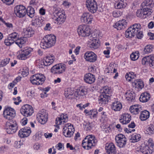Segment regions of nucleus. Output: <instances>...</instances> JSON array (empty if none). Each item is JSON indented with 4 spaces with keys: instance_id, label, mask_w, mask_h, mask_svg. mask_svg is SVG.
Wrapping results in <instances>:
<instances>
[{
    "instance_id": "1",
    "label": "nucleus",
    "mask_w": 154,
    "mask_h": 154,
    "mask_svg": "<svg viewBox=\"0 0 154 154\" xmlns=\"http://www.w3.org/2000/svg\"><path fill=\"white\" fill-rule=\"evenodd\" d=\"M15 115V111L11 107L6 108L3 112V116L4 117L9 120V128L6 129V132L8 134H13L17 131L16 122L13 119Z\"/></svg>"
},
{
    "instance_id": "2",
    "label": "nucleus",
    "mask_w": 154,
    "mask_h": 154,
    "mask_svg": "<svg viewBox=\"0 0 154 154\" xmlns=\"http://www.w3.org/2000/svg\"><path fill=\"white\" fill-rule=\"evenodd\" d=\"M141 26L139 23L133 24L129 27L125 32V35L126 38H131L136 35L138 39H141L143 36L142 31H140Z\"/></svg>"
},
{
    "instance_id": "3",
    "label": "nucleus",
    "mask_w": 154,
    "mask_h": 154,
    "mask_svg": "<svg viewBox=\"0 0 154 154\" xmlns=\"http://www.w3.org/2000/svg\"><path fill=\"white\" fill-rule=\"evenodd\" d=\"M56 42V37L54 35H48L42 40L40 43L41 48L45 49L54 46Z\"/></svg>"
},
{
    "instance_id": "4",
    "label": "nucleus",
    "mask_w": 154,
    "mask_h": 154,
    "mask_svg": "<svg viewBox=\"0 0 154 154\" xmlns=\"http://www.w3.org/2000/svg\"><path fill=\"white\" fill-rule=\"evenodd\" d=\"M97 142L94 135H87L82 141V146L85 149L88 150L94 146Z\"/></svg>"
},
{
    "instance_id": "5",
    "label": "nucleus",
    "mask_w": 154,
    "mask_h": 154,
    "mask_svg": "<svg viewBox=\"0 0 154 154\" xmlns=\"http://www.w3.org/2000/svg\"><path fill=\"white\" fill-rule=\"evenodd\" d=\"M54 13L57 16L54 18H53L54 23L58 25L63 23L66 20V16L63 11L60 8H57L55 10Z\"/></svg>"
},
{
    "instance_id": "6",
    "label": "nucleus",
    "mask_w": 154,
    "mask_h": 154,
    "mask_svg": "<svg viewBox=\"0 0 154 154\" xmlns=\"http://www.w3.org/2000/svg\"><path fill=\"white\" fill-rule=\"evenodd\" d=\"M32 51V49L31 48H24L17 52V58L20 60H25L31 56V52Z\"/></svg>"
},
{
    "instance_id": "7",
    "label": "nucleus",
    "mask_w": 154,
    "mask_h": 154,
    "mask_svg": "<svg viewBox=\"0 0 154 154\" xmlns=\"http://www.w3.org/2000/svg\"><path fill=\"white\" fill-rule=\"evenodd\" d=\"M45 80V77L43 74L37 73L33 75L30 78V81L33 85H42Z\"/></svg>"
},
{
    "instance_id": "8",
    "label": "nucleus",
    "mask_w": 154,
    "mask_h": 154,
    "mask_svg": "<svg viewBox=\"0 0 154 154\" xmlns=\"http://www.w3.org/2000/svg\"><path fill=\"white\" fill-rule=\"evenodd\" d=\"M77 32L79 36L83 37L88 36L91 33L89 26L85 25L79 26L77 28Z\"/></svg>"
},
{
    "instance_id": "9",
    "label": "nucleus",
    "mask_w": 154,
    "mask_h": 154,
    "mask_svg": "<svg viewBox=\"0 0 154 154\" xmlns=\"http://www.w3.org/2000/svg\"><path fill=\"white\" fill-rule=\"evenodd\" d=\"M14 14L17 17L20 18H23L26 15L27 10L23 5H18L14 8Z\"/></svg>"
},
{
    "instance_id": "10",
    "label": "nucleus",
    "mask_w": 154,
    "mask_h": 154,
    "mask_svg": "<svg viewBox=\"0 0 154 154\" xmlns=\"http://www.w3.org/2000/svg\"><path fill=\"white\" fill-rule=\"evenodd\" d=\"M36 118L39 123L42 124H44L48 120V113L45 110L42 109L38 112Z\"/></svg>"
},
{
    "instance_id": "11",
    "label": "nucleus",
    "mask_w": 154,
    "mask_h": 154,
    "mask_svg": "<svg viewBox=\"0 0 154 154\" xmlns=\"http://www.w3.org/2000/svg\"><path fill=\"white\" fill-rule=\"evenodd\" d=\"M85 4L88 11L91 13H95L97 11L98 6L95 0H87Z\"/></svg>"
},
{
    "instance_id": "12",
    "label": "nucleus",
    "mask_w": 154,
    "mask_h": 154,
    "mask_svg": "<svg viewBox=\"0 0 154 154\" xmlns=\"http://www.w3.org/2000/svg\"><path fill=\"white\" fill-rule=\"evenodd\" d=\"M21 113L24 116H30L33 113V109L32 106L28 104L23 106L20 109Z\"/></svg>"
},
{
    "instance_id": "13",
    "label": "nucleus",
    "mask_w": 154,
    "mask_h": 154,
    "mask_svg": "<svg viewBox=\"0 0 154 154\" xmlns=\"http://www.w3.org/2000/svg\"><path fill=\"white\" fill-rule=\"evenodd\" d=\"M152 10L150 8H144L137 10L136 14L137 17L141 18H145L150 16L152 14Z\"/></svg>"
},
{
    "instance_id": "14",
    "label": "nucleus",
    "mask_w": 154,
    "mask_h": 154,
    "mask_svg": "<svg viewBox=\"0 0 154 154\" xmlns=\"http://www.w3.org/2000/svg\"><path fill=\"white\" fill-rule=\"evenodd\" d=\"M66 67L64 65L61 64H56L51 69V72L54 74H60L64 72Z\"/></svg>"
},
{
    "instance_id": "15",
    "label": "nucleus",
    "mask_w": 154,
    "mask_h": 154,
    "mask_svg": "<svg viewBox=\"0 0 154 154\" xmlns=\"http://www.w3.org/2000/svg\"><path fill=\"white\" fill-rule=\"evenodd\" d=\"M84 57L86 61L90 63H93L97 60V56L94 52L88 51L85 53Z\"/></svg>"
},
{
    "instance_id": "16",
    "label": "nucleus",
    "mask_w": 154,
    "mask_h": 154,
    "mask_svg": "<svg viewBox=\"0 0 154 154\" xmlns=\"http://www.w3.org/2000/svg\"><path fill=\"white\" fill-rule=\"evenodd\" d=\"M115 139L119 147L123 148L125 146L127 140L125 135H116Z\"/></svg>"
},
{
    "instance_id": "17",
    "label": "nucleus",
    "mask_w": 154,
    "mask_h": 154,
    "mask_svg": "<svg viewBox=\"0 0 154 154\" xmlns=\"http://www.w3.org/2000/svg\"><path fill=\"white\" fill-rule=\"evenodd\" d=\"M63 130L64 134L66 133V135H73L75 129L70 123H67L63 126Z\"/></svg>"
},
{
    "instance_id": "18",
    "label": "nucleus",
    "mask_w": 154,
    "mask_h": 154,
    "mask_svg": "<svg viewBox=\"0 0 154 154\" xmlns=\"http://www.w3.org/2000/svg\"><path fill=\"white\" fill-rule=\"evenodd\" d=\"M68 120V117L66 114H62L56 119L55 123L57 124V127H58L59 125L63 124L65 122H67Z\"/></svg>"
},
{
    "instance_id": "19",
    "label": "nucleus",
    "mask_w": 154,
    "mask_h": 154,
    "mask_svg": "<svg viewBox=\"0 0 154 154\" xmlns=\"http://www.w3.org/2000/svg\"><path fill=\"white\" fill-rule=\"evenodd\" d=\"M93 18L92 15L89 13L86 12L83 14L81 17V20L86 24H90L91 23Z\"/></svg>"
},
{
    "instance_id": "20",
    "label": "nucleus",
    "mask_w": 154,
    "mask_h": 154,
    "mask_svg": "<svg viewBox=\"0 0 154 154\" xmlns=\"http://www.w3.org/2000/svg\"><path fill=\"white\" fill-rule=\"evenodd\" d=\"M34 32V31L32 27H28L23 29L22 34L25 38H27L32 36Z\"/></svg>"
},
{
    "instance_id": "21",
    "label": "nucleus",
    "mask_w": 154,
    "mask_h": 154,
    "mask_svg": "<svg viewBox=\"0 0 154 154\" xmlns=\"http://www.w3.org/2000/svg\"><path fill=\"white\" fill-rule=\"evenodd\" d=\"M105 149L108 154H116V150L114 144L113 143H106Z\"/></svg>"
},
{
    "instance_id": "22",
    "label": "nucleus",
    "mask_w": 154,
    "mask_h": 154,
    "mask_svg": "<svg viewBox=\"0 0 154 154\" xmlns=\"http://www.w3.org/2000/svg\"><path fill=\"white\" fill-rule=\"evenodd\" d=\"M140 151L144 154H151L153 151L151 148L143 143L140 146Z\"/></svg>"
},
{
    "instance_id": "23",
    "label": "nucleus",
    "mask_w": 154,
    "mask_h": 154,
    "mask_svg": "<svg viewBox=\"0 0 154 154\" xmlns=\"http://www.w3.org/2000/svg\"><path fill=\"white\" fill-rule=\"evenodd\" d=\"M84 80L86 83L91 84L95 82V78L94 75L89 73L86 74L85 75Z\"/></svg>"
},
{
    "instance_id": "24",
    "label": "nucleus",
    "mask_w": 154,
    "mask_h": 154,
    "mask_svg": "<svg viewBox=\"0 0 154 154\" xmlns=\"http://www.w3.org/2000/svg\"><path fill=\"white\" fill-rule=\"evenodd\" d=\"M131 116L129 114L125 113L122 114L119 119L120 122L122 124H126L131 120Z\"/></svg>"
},
{
    "instance_id": "25",
    "label": "nucleus",
    "mask_w": 154,
    "mask_h": 154,
    "mask_svg": "<svg viewBox=\"0 0 154 154\" xmlns=\"http://www.w3.org/2000/svg\"><path fill=\"white\" fill-rule=\"evenodd\" d=\"M127 25V23L125 20H119L116 22L115 25V28L118 30H121L125 28Z\"/></svg>"
},
{
    "instance_id": "26",
    "label": "nucleus",
    "mask_w": 154,
    "mask_h": 154,
    "mask_svg": "<svg viewBox=\"0 0 154 154\" xmlns=\"http://www.w3.org/2000/svg\"><path fill=\"white\" fill-rule=\"evenodd\" d=\"M91 38L90 39L92 42L90 45V47L94 49L97 48L100 45V41L98 39L95 37H91Z\"/></svg>"
},
{
    "instance_id": "27",
    "label": "nucleus",
    "mask_w": 154,
    "mask_h": 154,
    "mask_svg": "<svg viewBox=\"0 0 154 154\" xmlns=\"http://www.w3.org/2000/svg\"><path fill=\"white\" fill-rule=\"evenodd\" d=\"M129 110L133 114H138L141 110L140 106L138 105H134L130 106Z\"/></svg>"
},
{
    "instance_id": "28",
    "label": "nucleus",
    "mask_w": 154,
    "mask_h": 154,
    "mask_svg": "<svg viewBox=\"0 0 154 154\" xmlns=\"http://www.w3.org/2000/svg\"><path fill=\"white\" fill-rule=\"evenodd\" d=\"M87 89L85 88H81L76 90L74 93V96L76 97L83 96L87 94Z\"/></svg>"
},
{
    "instance_id": "29",
    "label": "nucleus",
    "mask_w": 154,
    "mask_h": 154,
    "mask_svg": "<svg viewBox=\"0 0 154 154\" xmlns=\"http://www.w3.org/2000/svg\"><path fill=\"white\" fill-rule=\"evenodd\" d=\"M43 22L41 17H36L32 20V25L35 27H39L42 26Z\"/></svg>"
},
{
    "instance_id": "30",
    "label": "nucleus",
    "mask_w": 154,
    "mask_h": 154,
    "mask_svg": "<svg viewBox=\"0 0 154 154\" xmlns=\"http://www.w3.org/2000/svg\"><path fill=\"white\" fill-rule=\"evenodd\" d=\"M132 85L134 87L139 89H142L144 86L143 82L140 79H137L132 82Z\"/></svg>"
},
{
    "instance_id": "31",
    "label": "nucleus",
    "mask_w": 154,
    "mask_h": 154,
    "mask_svg": "<svg viewBox=\"0 0 154 154\" xmlns=\"http://www.w3.org/2000/svg\"><path fill=\"white\" fill-rule=\"evenodd\" d=\"M121 103L118 101H115L112 103L111 107L112 109L115 111H119L122 108Z\"/></svg>"
},
{
    "instance_id": "32",
    "label": "nucleus",
    "mask_w": 154,
    "mask_h": 154,
    "mask_svg": "<svg viewBox=\"0 0 154 154\" xmlns=\"http://www.w3.org/2000/svg\"><path fill=\"white\" fill-rule=\"evenodd\" d=\"M150 98V95L147 92H144L142 94L140 95L139 100L142 102H146L148 101Z\"/></svg>"
},
{
    "instance_id": "33",
    "label": "nucleus",
    "mask_w": 154,
    "mask_h": 154,
    "mask_svg": "<svg viewBox=\"0 0 154 154\" xmlns=\"http://www.w3.org/2000/svg\"><path fill=\"white\" fill-rule=\"evenodd\" d=\"M54 57L52 55L46 56L44 58V60L47 66H49L52 64L54 62Z\"/></svg>"
},
{
    "instance_id": "34",
    "label": "nucleus",
    "mask_w": 154,
    "mask_h": 154,
    "mask_svg": "<svg viewBox=\"0 0 154 154\" xmlns=\"http://www.w3.org/2000/svg\"><path fill=\"white\" fill-rule=\"evenodd\" d=\"M124 0H119L115 4V7L118 9L124 8L127 4L124 2Z\"/></svg>"
},
{
    "instance_id": "35",
    "label": "nucleus",
    "mask_w": 154,
    "mask_h": 154,
    "mask_svg": "<svg viewBox=\"0 0 154 154\" xmlns=\"http://www.w3.org/2000/svg\"><path fill=\"white\" fill-rule=\"evenodd\" d=\"M149 112L148 111L144 110L141 112L140 118L141 121H145L149 118Z\"/></svg>"
},
{
    "instance_id": "36",
    "label": "nucleus",
    "mask_w": 154,
    "mask_h": 154,
    "mask_svg": "<svg viewBox=\"0 0 154 154\" xmlns=\"http://www.w3.org/2000/svg\"><path fill=\"white\" fill-rule=\"evenodd\" d=\"M125 96L126 99L129 102L134 101L135 99L134 94H133L130 91H128L126 92Z\"/></svg>"
},
{
    "instance_id": "37",
    "label": "nucleus",
    "mask_w": 154,
    "mask_h": 154,
    "mask_svg": "<svg viewBox=\"0 0 154 154\" xmlns=\"http://www.w3.org/2000/svg\"><path fill=\"white\" fill-rule=\"evenodd\" d=\"M99 103L104 104L108 101V95L103 94L101 95L98 98Z\"/></svg>"
},
{
    "instance_id": "38",
    "label": "nucleus",
    "mask_w": 154,
    "mask_h": 154,
    "mask_svg": "<svg viewBox=\"0 0 154 154\" xmlns=\"http://www.w3.org/2000/svg\"><path fill=\"white\" fill-rule=\"evenodd\" d=\"M136 77V75L133 72H130L127 73L125 75V78L127 81L128 82H133V80Z\"/></svg>"
},
{
    "instance_id": "39",
    "label": "nucleus",
    "mask_w": 154,
    "mask_h": 154,
    "mask_svg": "<svg viewBox=\"0 0 154 154\" xmlns=\"http://www.w3.org/2000/svg\"><path fill=\"white\" fill-rule=\"evenodd\" d=\"M31 132L30 128L26 127L21 129L19 131L18 135H25V133L30 134Z\"/></svg>"
},
{
    "instance_id": "40",
    "label": "nucleus",
    "mask_w": 154,
    "mask_h": 154,
    "mask_svg": "<svg viewBox=\"0 0 154 154\" xmlns=\"http://www.w3.org/2000/svg\"><path fill=\"white\" fill-rule=\"evenodd\" d=\"M35 13L34 8L32 7L29 6L27 8L26 13L29 17L30 18L33 17L34 16Z\"/></svg>"
},
{
    "instance_id": "41",
    "label": "nucleus",
    "mask_w": 154,
    "mask_h": 154,
    "mask_svg": "<svg viewBox=\"0 0 154 154\" xmlns=\"http://www.w3.org/2000/svg\"><path fill=\"white\" fill-rule=\"evenodd\" d=\"M141 138L140 135H131L129 137L130 141L132 143H135L139 141Z\"/></svg>"
},
{
    "instance_id": "42",
    "label": "nucleus",
    "mask_w": 154,
    "mask_h": 154,
    "mask_svg": "<svg viewBox=\"0 0 154 154\" xmlns=\"http://www.w3.org/2000/svg\"><path fill=\"white\" fill-rule=\"evenodd\" d=\"M74 93L75 92L71 88H68L65 91L64 94L66 97L69 98H72L71 96L73 95V94H74Z\"/></svg>"
},
{
    "instance_id": "43",
    "label": "nucleus",
    "mask_w": 154,
    "mask_h": 154,
    "mask_svg": "<svg viewBox=\"0 0 154 154\" xmlns=\"http://www.w3.org/2000/svg\"><path fill=\"white\" fill-rule=\"evenodd\" d=\"M19 35L16 32H13L8 35L9 38L13 40L14 42L18 39Z\"/></svg>"
},
{
    "instance_id": "44",
    "label": "nucleus",
    "mask_w": 154,
    "mask_h": 154,
    "mask_svg": "<svg viewBox=\"0 0 154 154\" xmlns=\"http://www.w3.org/2000/svg\"><path fill=\"white\" fill-rule=\"evenodd\" d=\"M143 143L151 149L153 148L154 146V142L153 140L151 138H149L148 140L145 141Z\"/></svg>"
},
{
    "instance_id": "45",
    "label": "nucleus",
    "mask_w": 154,
    "mask_h": 154,
    "mask_svg": "<svg viewBox=\"0 0 154 154\" xmlns=\"http://www.w3.org/2000/svg\"><path fill=\"white\" fill-rule=\"evenodd\" d=\"M154 2L153 0H145L142 4L143 6L145 5L150 7L153 6Z\"/></svg>"
},
{
    "instance_id": "46",
    "label": "nucleus",
    "mask_w": 154,
    "mask_h": 154,
    "mask_svg": "<svg viewBox=\"0 0 154 154\" xmlns=\"http://www.w3.org/2000/svg\"><path fill=\"white\" fill-rule=\"evenodd\" d=\"M112 65L113 66V64H110L109 67L105 71L106 73L113 74L116 73L117 72V69L115 68L112 67Z\"/></svg>"
},
{
    "instance_id": "47",
    "label": "nucleus",
    "mask_w": 154,
    "mask_h": 154,
    "mask_svg": "<svg viewBox=\"0 0 154 154\" xmlns=\"http://www.w3.org/2000/svg\"><path fill=\"white\" fill-rule=\"evenodd\" d=\"M98 112L96 109H93L90 110L89 115L91 116V118H96L97 117Z\"/></svg>"
},
{
    "instance_id": "48",
    "label": "nucleus",
    "mask_w": 154,
    "mask_h": 154,
    "mask_svg": "<svg viewBox=\"0 0 154 154\" xmlns=\"http://www.w3.org/2000/svg\"><path fill=\"white\" fill-rule=\"evenodd\" d=\"M26 42L23 38H20L17 39L15 41V43L17 44L20 48H22V45L24 44Z\"/></svg>"
},
{
    "instance_id": "49",
    "label": "nucleus",
    "mask_w": 154,
    "mask_h": 154,
    "mask_svg": "<svg viewBox=\"0 0 154 154\" xmlns=\"http://www.w3.org/2000/svg\"><path fill=\"white\" fill-rule=\"evenodd\" d=\"M23 144V142H21L20 140L19 141H16L14 142L13 146L16 149H19Z\"/></svg>"
},
{
    "instance_id": "50",
    "label": "nucleus",
    "mask_w": 154,
    "mask_h": 154,
    "mask_svg": "<svg viewBox=\"0 0 154 154\" xmlns=\"http://www.w3.org/2000/svg\"><path fill=\"white\" fill-rule=\"evenodd\" d=\"M146 131V134L149 135L154 134V126L152 125L149 126L147 129Z\"/></svg>"
},
{
    "instance_id": "51",
    "label": "nucleus",
    "mask_w": 154,
    "mask_h": 154,
    "mask_svg": "<svg viewBox=\"0 0 154 154\" xmlns=\"http://www.w3.org/2000/svg\"><path fill=\"white\" fill-rule=\"evenodd\" d=\"M149 56H146L143 57L142 60V63L143 65L148 64H149L150 59Z\"/></svg>"
},
{
    "instance_id": "52",
    "label": "nucleus",
    "mask_w": 154,
    "mask_h": 154,
    "mask_svg": "<svg viewBox=\"0 0 154 154\" xmlns=\"http://www.w3.org/2000/svg\"><path fill=\"white\" fill-rule=\"evenodd\" d=\"M152 51V45H146L144 50V51L145 54H148L150 53Z\"/></svg>"
},
{
    "instance_id": "53",
    "label": "nucleus",
    "mask_w": 154,
    "mask_h": 154,
    "mask_svg": "<svg viewBox=\"0 0 154 154\" xmlns=\"http://www.w3.org/2000/svg\"><path fill=\"white\" fill-rule=\"evenodd\" d=\"M14 43L13 40H12L9 38V37L8 36V37L7 38L5 39V45L8 46L11 45Z\"/></svg>"
},
{
    "instance_id": "54",
    "label": "nucleus",
    "mask_w": 154,
    "mask_h": 154,
    "mask_svg": "<svg viewBox=\"0 0 154 154\" xmlns=\"http://www.w3.org/2000/svg\"><path fill=\"white\" fill-rule=\"evenodd\" d=\"M10 58H7L4 59L1 61L0 65L2 66H4L9 63L10 60Z\"/></svg>"
},
{
    "instance_id": "55",
    "label": "nucleus",
    "mask_w": 154,
    "mask_h": 154,
    "mask_svg": "<svg viewBox=\"0 0 154 154\" xmlns=\"http://www.w3.org/2000/svg\"><path fill=\"white\" fill-rule=\"evenodd\" d=\"M149 64L150 66L154 68V55H150Z\"/></svg>"
},
{
    "instance_id": "56",
    "label": "nucleus",
    "mask_w": 154,
    "mask_h": 154,
    "mask_svg": "<svg viewBox=\"0 0 154 154\" xmlns=\"http://www.w3.org/2000/svg\"><path fill=\"white\" fill-rule=\"evenodd\" d=\"M138 54L137 53H133L131 55L130 57L133 60H135L139 57Z\"/></svg>"
},
{
    "instance_id": "57",
    "label": "nucleus",
    "mask_w": 154,
    "mask_h": 154,
    "mask_svg": "<svg viewBox=\"0 0 154 154\" xmlns=\"http://www.w3.org/2000/svg\"><path fill=\"white\" fill-rule=\"evenodd\" d=\"M111 92V90L109 88V87L107 86L104 87L103 89V92L106 94H109Z\"/></svg>"
},
{
    "instance_id": "58",
    "label": "nucleus",
    "mask_w": 154,
    "mask_h": 154,
    "mask_svg": "<svg viewBox=\"0 0 154 154\" xmlns=\"http://www.w3.org/2000/svg\"><path fill=\"white\" fill-rule=\"evenodd\" d=\"M38 65L40 68H43L45 66H47L44 60H40Z\"/></svg>"
},
{
    "instance_id": "59",
    "label": "nucleus",
    "mask_w": 154,
    "mask_h": 154,
    "mask_svg": "<svg viewBox=\"0 0 154 154\" xmlns=\"http://www.w3.org/2000/svg\"><path fill=\"white\" fill-rule=\"evenodd\" d=\"M20 97H18L17 98H13V100L15 101L14 103L16 105H18L20 102L21 101V100L20 99Z\"/></svg>"
},
{
    "instance_id": "60",
    "label": "nucleus",
    "mask_w": 154,
    "mask_h": 154,
    "mask_svg": "<svg viewBox=\"0 0 154 154\" xmlns=\"http://www.w3.org/2000/svg\"><path fill=\"white\" fill-rule=\"evenodd\" d=\"M84 128L86 130H90L92 129V127L91 126V124L90 123L88 122L86 123L85 124Z\"/></svg>"
},
{
    "instance_id": "61",
    "label": "nucleus",
    "mask_w": 154,
    "mask_h": 154,
    "mask_svg": "<svg viewBox=\"0 0 154 154\" xmlns=\"http://www.w3.org/2000/svg\"><path fill=\"white\" fill-rule=\"evenodd\" d=\"M112 14L113 16L114 17H119L121 15L119 11H113Z\"/></svg>"
},
{
    "instance_id": "62",
    "label": "nucleus",
    "mask_w": 154,
    "mask_h": 154,
    "mask_svg": "<svg viewBox=\"0 0 154 154\" xmlns=\"http://www.w3.org/2000/svg\"><path fill=\"white\" fill-rule=\"evenodd\" d=\"M3 3L6 4L10 5L12 4L14 2V0H1Z\"/></svg>"
},
{
    "instance_id": "63",
    "label": "nucleus",
    "mask_w": 154,
    "mask_h": 154,
    "mask_svg": "<svg viewBox=\"0 0 154 154\" xmlns=\"http://www.w3.org/2000/svg\"><path fill=\"white\" fill-rule=\"evenodd\" d=\"M8 149V147L7 146H3L0 147V151L4 152L7 151Z\"/></svg>"
},
{
    "instance_id": "64",
    "label": "nucleus",
    "mask_w": 154,
    "mask_h": 154,
    "mask_svg": "<svg viewBox=\"0 0 154 154\" xmlns=\"http://www.w3.org/2000/svg\"><path fill=\"white\" fill-rule=\"evenodd\" d=\"M13 81L11 83L8 85V88L9 89L13 88L14 86L16 84L17 81Z\"/></svg>"
}]
</instances>
